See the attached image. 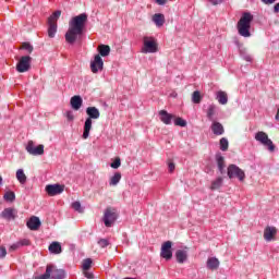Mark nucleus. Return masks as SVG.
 Here are the masks:
<instances>
[{"label": "nucleus", "mask_w": 279, "mask_h": 279, "mask_svg": "<svg viewBox=\"0 0 279 279\" xmlns=\"http://www.w3.org/2000/svg\"><path fill=\"white\" fill-rule=\"evenodd\" d=\"M88 21V15L86 13H81L71 19L69 22V29L65 33V40L69 45H75V41L82 34H84V28L86 27V22Z\"/></svg>", "instance_id": "1"}, {"label": "nucleus", "mask_w": 279, "mask_h": 279, "mask_svg": "<svg viewBox=\"0 0 279 279\" xmlns=\"http://www.w3.org/2000/svg\"><path fill=\"white\" fill-rule=\"evenodd\" d=\"M252 21H254V15L250 12H244L239 20L238 32L243 38H250V36H252V33H250V29H252Z\"/></svg>", "instance_id": "2"}, {"label": "nucleus", "mask_w": 279, "mask_h": 279, "mask_svg": "<svg viewBox=\"0 0 279 279\" xmlns=\"http://www.w3.org/2000/svg\"><path fill=\"white\" fill-rule=\"evenodd\" d=\"M86 114L88 118L85 120L84 123V131H83V138H88L90 136V130H93V119H99L101 117V113L99 112V109L97 107H88L86 109Z\"/></svg>", "instance_id": "3"}, {"label": "nucleus", "mask_w": 279, "mask_h": 279, "mask_svg": "<svg viewBox=\"0 0 279 279\" xmlns=\"http://www.w3.org/2000/svg\"><path fill=\"white\" fill-rule=\"evenodd\" d=\"M62 11H54L48 17V36L49 38H54L58 32V19H60Z\"/></svg>", "instance_id": "4"}, {"label": "nucleus", "mask_w": 279, "mask_h": 279, "mask_svg": "<svg viewBox=\"0 0 279 279\" xmlns=\"http://www.w3.org/2000/svg\"><path fill=\"white\" fill-rule=\"evenodd\" d=\"M255 141H257V143H260V145H263L264 147H266L268 149V151H276V145L274 144V142L269 138V135H267V133L263 132V131H258L255 134Z\"/></svg>", "instance_id": "5"}, {"label": "nucleus", "mask_w": 279, "mask_h": 279, "mask_svg": "<svg viewBox=\"0 0 279 279\" xmlns=\"http://www.w3.org/2000/svg\"><path fill=\"white\" fill-rule=\"evenodd\" d=\"M157 51H158V43H156V38L150 36H144L142 53H156Z\"/></svg>", "instance_id": "6"}, {"label": "nucleus", "mask_w": 279, "mask_h": 279, "mask_svg": "<svg viewBox=\"0 0 279 279\" xmlns=\"http://www.w3.org/2000/svg\"><path fill=\"white\" fill-rule=\"evenodd\" d=\"M228 178L232 180L233 178H238L240 182L245 181V171H243L239 166L236 165H229L227 169Z\"/></svg>", "instance_id": "7"}, {"label": "nucleus", "mask_w": 279, "mask_h": 279, "mask_svg": "<svg viewBox=\"0 0 279 279\" xmlns=\"http://www.w3.org/2000/svg\"><path fill=\"white\" fill-rule=\"evenodd\" d=\"M117 209L109 207L105 210L102 221L106 228H112L114 226V221H117Z\"/></svg>", "instance_id": "8"}, {"label": "nucleus", "mask_w": 279, "mask_h": 279, "mask_svg": "<svg viewBox=\"0 0 279 279\" xmlns=\"http://www.w3.org/2000/svg\"><path fill=\"white\" fill-rule=\"evenodd\" d=\"M29 69H32V57L29 56L21 57L16 64L17 73H27Z\"/></svg>", "instance_id": "9"}, {"label": "nucleus", "mask_w": 279, "mask_h": 279, "mask_svg": "<svg viewBox=\"0 0 279 279\" xmlns=\"http://www.w3.org/2000/svg\"><path fill=\"white\" fill-rule=\"evenodd\" d=\"M26 151L31 154V156H43V154H45V145L39 144L36 146L34 141H28Z\"/></svg>", "instance_id": "10"}, {"label": "nucleus", "mask_w": 279, "mask_h": 279, "mask_svg": "<svg viewBox=\"0 0 279 279\" xmlns=\"http://www.w3.org/2000/svg\"><path fill=\"white\" fill-rule=\"evenodd\" d=\"M172 245L173 243H171V241L162 243L160 252L161 258H165L166 260H171V258H173V251L171 250Z\"/></svg>", "instance_id": "11"}, {"label": "nucleus", "mask_w": 279, "mask_h": 279, "mask_svg": "<svg viewBox=\"0 0 279 279\" xmlns=\"http://www.w3.org/2000/svg\"><path fill=\"white\" fill-rule=\"evenodd\" d=\"M90 71L92 73H99V71H104V59L101 56L96 54L94 60L90 62Z\"/></svg>", "instance_id": "12"}, {"label": "nucleus", "mask_w": 279, "mask_h": 279, "mask_svg": "<svg viewBox=\"0 0 279 279\" xmlns=\"http://www.w3.org/2000/svg\"><path fill=\"white\" fill-rule=\"evenodd\" d=\"M46 193L50 197H56V195H60L61 193H64V185L61 184H50L46 186Z\"/></svg>", "instance_id": "13"}, {"label": "nucleus", "mask_w": 279, "mask_h": 279, "mask_svg": "<svg viewBox=\"0 0 279 279\" xmlns=\"http://www.w3.org/2000/svg\"><path fill=\"white\" fill-rule=\"evenodd\" d=\"M46 269L49 270V279H64V270L58 269V267L49 264Z\"/></svg>", "instance_id": "14"}, {"label": "nucleus", "mask_w": 279, "mask_h": 279, "mask_svg": "<svg viewBox=\"0 0 279 279\" xmlns=\"http://www.w3.org/2000/svg\"><path fill=\"white\" fill-rule=\"evenodd\" d=\"M219 110V107L215 104H210L206 109V117L208 121H216L217 112Z\"/></svg>", "instance_id": "15"}, {"label": "nucleus", "mask_w": 279, "mask_h": 279, "mask_svg": "<svg viewBox=\"0 0 279 279\" xmlns=\"http://www.w3.org/2000/svg\"><path fill=\"white\" fill-rule=\"evenodd\" d=\"M210 130L213 134H215V136H221L223 135V132H226V130L223 129V124L217 122V120L211 121Z\"/></svg>", "instance_id": "16"}, {"label": "nucleus", "mask_w": 279, "mask_h": 279, "mask_svg": "<svg viewBox=\"0 0 279 279\" xmlns=\"http://www.w3.org/2000/svg\"><path fill=\"white\" fill-rule=\"evenodd\" d=\"M160 121L165 123V125H171V121L175 119L174 114L167 112V110L159 111Z\"/></svg>", "instance_id": "17"}, {"label": "nucleus", "mask_w": 279, "mask_h": 279, "mask_svg": "<svg viewBox=\"0 0 279 279\" xmlns=\"http://www.w3.org/2000/svg\"><path fill=\"white\" fill-rule=\"evenodd\" d=\"M276 234H278V229H276V227H266L264 230L265 241H274Z\"/></svg>", "instance_id": "18"}, {"label": "nucleus", "mask_w": 279, "mask_h": 279, "mask_svg": "<svg viewBox=\"0 0 279 279\" xmlns=\"http://www.w3.org/2000/svg\"><path fill=\"white\" fill-rule=\"evenodd\" d=\"M26 226L29 230H38V228H40V218L32 216L29 220L26 222Z\"/></svg>", "instance_id": "19"}, {"label": "nucleus", "mask_w": 279, "mask_h": 279, "mask_svg": "<svg viewBox=\"0 0 279 279\" xmlns=\"http://www.w3.org/2000/svg\"><path fill=\"white\" fill-rule=\"evenodd\" d=\"M216 162L218 171L221 173V175H223V173H226V159L223 158V156H221V154L216 155Z\"/></svg>", "instance_id": "20"}, {"label": "nucleus", "mask_w": 279, "mask_h": 279, "mask_svg": "<svg viewBox=\"0 0 279 279\" xmlns=\"http://www.w3.org/2000/svg\"><path fill=\"white\" fill-rule=\"evenodd\" d=\"M175 258H177V262L180 263L181 265L183 263H186V260L189 258V251H186V250H178L175 252Z\"/></svg>", "instance_id": "21"}, {"label": "nucleus", "mask_w": 279, "mask_h": 279, "mask_svg": "<svg viewBox=\"0 0 279 279\" xmlns=\"http://www.w3.org/2000/svg\"><path fill=\"white\" fill-rule=\"evenodd\" d=\"M16 215L17 211L14 208H5L2 213H1V217H3V219H16Z\"/></svg>", "instance_id": "22"}, {"label": "nucleus", "mask_w": 279, "mask_h": 279, "mask_svg": "<svg viewBox=\"0 0 279 279\" xmlns=\"http://www.w3.org/2000/svg\"><path fill=\"white\" fill-rule=\"evenodd\" d=\"M220 262L217 257H209L207 259V269H210L211 271H215L219 269Z\"/></svg>", "instance_id": "23"}, {"label": "nucleus", "mask_w": 279, "mask_h": 279, "mask_svg": "<svg viewBox=\"0 0 279 279\" xmlns=\"http://www.w3.org/2000/svg\"><path fill=\"white\" fill-rule=\"evenodd\" d=\"M70 104L73 110H80V108H82V104H84V100H82V96H73Z\"/></svg>", "instance_id": "24"}, {"label": "nucleus", "mask_w": 279, "mask_h": 279, "mask_svg": "<svg viewBox=\"0 0 279 279\" xmlns=\"http://www.w3.org/2000/svg\"><path fill=\"white\" fill-rule=\"evenodd\" d=\"M216 99L218 104H220L221 106H226V104H228V94L223 90H219L216 94Z\"/></svg>", "instance_id": "25"}, {"label": "nucleus", "mask_w": 279, "mask_h": 279, "mask_svg": "<svg viewBox=\"0 0 279 279\" xmlns=\"http://www.w3.org/2000/svg\"><path fill=\"white\" fill-rule=\"evenodd\" d=\"M153 22L157 27H162L165 25V15L162 13H156L153 15Z\"/></svg>", "instance_id": "26"}, {"label": "nucleus", "mask_w": 279, "mask_h": 279, "mask_svg": "<svg viewBox=\"0 0 279 279\" xmlns=\"http://www.w3.org/2000/svg\"><path fill=\"white\" fill-rule=\"evenodd\" d=\"M48 250L50 254H62V245L59 242H52Z\"/></svg>", "instance_id": "27"}, {"label": "nucleus", "mask_w": 279, "mask_h": 279, "mask_svg": "<svg viewBox=\"0 0 279 279\" xmlns=\"http://www.w3.org/2000/svg\"><path fill=\"white\" fill-rule=\"evenodd\" d=\"M223 186V179L218 177L216 180L211 181L210 191H219Z\"/></svg>", "instance_id": "28"}, {"label": "nucleus", "mask_w": 279, "mask_h": 279, "mask_svg": "<svg viewBox=\"0 0 279 279\" xmlns=\"http://www.w3.org/2000/svg\"><path fill=\"white\" fill-rule=\"evenodd\" d=\"M121 182V172H116L109 180L110 186H117Z\"/></svg>", "instance_id": "29"}, {"label": "nucleus", "mask_w": 279, "mask_h": 279, "mask_svg": "<svg viewBox=\"0 0 279 279\" xmlns=\"http://www.w3.org/2000/svg\"><path fill=\"white\" fill-rule=\"evenodd\" d=\"M98 51L102 58H106L107 56H110V46L108 45H100L98 47Z\"/></svg>", "instance_id": "30"}, {"label": "nucleus", "mask_w": 279, "mask_h": 279, "mask_svg": "<svg viewBox=\"0 0 279 279\" xmlns=\"http://www.w3.org/2000/svg\"><path fill=\"white\" fill-rule=\"evenodd\" d=\"M16 179L20 182V184H25V182H27V175H25L23 169H19L16 171Z\"/></svg>", "instance_id": "31"}, {"label": "nucleus", "mask_w": 279, "mask_h": 279, "mask_svg": "<svg viewBox=\"0 0 279 279\" xmlns=\"http://www.w3.org/2000/svg\"><path fill=\"white\" fill-rule=\"evenodd\" d=\"M3 199L4 202H14V199H16V194L12 191H8L4 193Z\"/></svg>", "instance_id": "32"}, {"label": "nucleus", "mask_w": 279, "mask_h": 279, "mask_svg": "<svg viewBox=\"0 0 279 279\" xmlns=\"http://www.w3.org/2000/svg\"><path fill=\"white\" fill-rule=\"evenodd\" d=\"M192 101L193 104H202V94L199 93V90H195L192 94Z\"/></svg>", "instance_id": "33"}, {"label": "nucleus", "mask_w": 279, "mask_h": 279, "mask_svg": "<svg viewBox=\"0 0 279 279\" xmlns=\"http://www.w3.org/2000/svg\"><path fill=\"white\" fill-rule=\"evenodd\" d=\"M90 267H93V259H90V258L84 259L83 265H82L83 271H88V269H90Z\"/></svg>", "instance_id": "34"}, {"label": "nucleus", "mask_w": 279, "mask_h": 279, "mask_svg": "<svg viewBox=\"0 0 279 279\" xmlns=\"http://www.w3.org/2000/svg\"><path fill=\"white\" fill-rule=\"evenodd\" d=\"M228 147H229L228 138L222 137L220 140V149H221V151H228Z\"/></svg>", "instance_id": "35"}, {"label": "nucleus", "mask_w": 279, "mask_h": 279, "mask_svg": "<svg viewBox=\"0 0 279 279\" xmlns=\"http://www.w3.org/2000/svg\"><path fill=\"white\" fill-rule=\"evenodd\" d=\"M174 125H179L180 128H186V122L182 118H174Z\"/></svg>", "instance_id": "36"}, {"label": "nucleus", "mask_w": 279, "mask_h": 279, "mask_svg": "<svg viewBox=\"0 0 279 279\" xmlns=\"http://www.w3.org/2000/svg\"><path fill=\"white\" fill-rule=\"evenodd\" d=\"M22 49H24L25 51L32 53V51H34V46L31 45L29 43H24L22 45Z\"/></svg>", "instance_id": "37"}, {"label": "nucleus", "mask_w": 279, "mask_h": 279, "mask_svg": "<svg viewBox=\"0 0 279 279\" xmlns=\"http://www.w3.org/2000/svg\"><path fill=\"white\" fill-rule=\"evenodd\" d=\"M110 167L112 169H119L121 167V158L117 157L113 162H111Z\"/></svg>", "instance_id": "38"}, {"label": "nucleus", "mask_w": 279, "mask_h": 279, "mask_svg": "<svg viewBox=\"0 0 279 279\" xmlns=\"http://www.w3.org/2000/svg\"><path fill=\"white\" fill-rule=\"evenodd\" d=\"M72 208L75 209L77 213H82V204L80 202L72 203Z\"/></svg>", "instance_id": "39"}, {"label": "nucleus", "mask_w": 279, "mask_h": 279, "mask_svg": "<svg viewBox=\"0 0 279 279\" xmlns=\"http://www.w3.org/2000/svg\"><path fill=\"white\" fill-rule=\"evenodd\" d=\"M98 245H100L101 247H108L110 245V242L106 239H100L98 241Z\"/></svg>", "instance_id": "40"}, {"label": "nucleus", "mask_w": 279, "mask_h": 279, "mask_svg": "<svg viewBox=\"0 0 279 279\" xmlns=\"http://www.w3.org/2000/svg\"><path fill=\"white\" fill-rule=\"evenodd\" d=\"M49 271H50V269L46 268V272L44 275H39V276L35 277V279H49Z\"/></svg>", "instance_id": "41"}, {"label": "nucleus", "mask_w": 279, "mask_h": 279, "mask_svg": "<svg viewBox=\"0 0 279 279\" xmlns=\"http://www.w3.org/2000/svg\"><path fill=\"white\" fill-rule=\"evenodd\" d=\"M8 255V251L5 250L4 246L0 247V258H5V256Z\"/></svg>", "instance_id": "42"}, {"label": "nucleus", "mask_w": 279, "mask_h": 279, "mask_svg": "<svg viewBox=\"0 0 279 279\" xmlns=\"http://www.w3.org/2000/svg\"><path fill=\"white\" fill-rule=\"evenodd\" d=\"M65 117H66L68 121H73V119H75L73 111H66Z\"/></svg>", "instance_id": "43"}, {"label": "nucleus", "mask_w": 279, "mask_h": 279, "mask_svg": "<svg viewBox=\"0 0 279 279\" xmlns=\"http://www.w3.org/2000/svg\"><path fill=\"white\" fill-rule=\"evenodd\" d=\"M168 169L170 173H173V171H175V163H173V161H169Z\"/></svg>", "instance_id": "44"}, {"label": "nucleus", "mask_w": 279, "mask_h": 279, "mask_svg": "<svg viewBox=\"0 0 279 279\" xmlns=\"http://www.w3.org/2000/svg\"><path fill=\"white\" fill-rule=\"evenodd\" d=\"M17 243L20 244V247L27 246V245H29V240L24 239V240H21Z\"/></svg>", "instance_id": "45"}, {"label": "nucleus", "mask_w": 279, "mask_h": 279, "mask_svg": "<svg viewBox=\"0 0 279 279\" xmlns=\"http://www.w3.org/2000/svg\"><path fill=\"white\" fill-rule=\"evenodd\" d=\"M19 247H21V245L17 243H14L10 246L9 252H15V250H19Z\"/></svg>", "instance_id": "46"}, {"label": "nucleus", "mask_w": 279, "mask_h": 279, "mask_svg": "<svg viewBox=\"0 0 279 279\" xmlns=\"http://www.w3.org/2000/svg\"><path fill=\"white\" fill-rule=\"evenodd\" d=\"M83 271H84L85 278H87V279H93L94 278L93 272H89L88 270H83Z\"/></svg>", "instance_id": "47"}, {"label": "nucleus", "mask_w": 279, "mask_h": 279, "mask_svg": "<svg viewBox=\"0 0 279 279\" xmlns=\"http://www.w3.org/2000/svg\"><path fill=\"white\" fill-rule=\"evenodd\" d=\"M209 1V3H211L213 5H219V3H221L222 0H207Z\"/></svg>", "instance_id": "48"}, {"label": "nucleus", "mask_w": 279, "mask_h": 279, "mask_svg": "<svg viewBox=\"0 0 279 279\" xmlns=\"http://www.w3.org/2000/svg\"><path fill=\"white\" fill-rule=\"evenodd\" d=\"M266 5H271V3H276V0H262Z\"/></svg>", "instance_id": "49"}, {"label": "nucleus", "mask_w": 279, "mask_h": 279, "mask_svg": "<svg viewBox=\"0 0 279 279\" xmlns=\"http://www.w3.org/2000/svg\"><path fill=\"white\" fill-rule=\"evenodd\" d=\"M243 59H244L246 62H252V56H250V54H245V56L243 57Z\"/></svg>", "instance_id": "50"}, {"label": "nucleus", "mask_w": 279, "mask_h": 279, "mask_svg": "<svg viewBox=\"0 0 279 279\" xmlns=\"http://www.w3.org/2000/svg\"><path fill=\"white\" fill-rule=\"evenodd\" d=\"M158 5H165L167 3V0H155Z\"/></svg>", "instance_id": "51"}, {"label": "nucleus", "mask_w": 279, "mask_h": 279, "mask_svg": "<svg viewBox=\"0 0 279 279\" xmlns=\"http://www.w3.org/2000/svg\"><path fill=\"white\" fill-rule=\"evenodd\" d=\"M274 12H275V14H278V12H279V2L277 4H275Z\"/></svg>", "instance_id": "52"}, {"label": "nucleus", "mask_w": 279, "mask_h": 279, "mask_svg": "<svg viewBox=\"0 0 279 279\" xmlns=\"http://www.w3.org/2000/svg\"><path fill=\"white\" fill-rule=\"evenodd\" d=\"M275 119L276 121H279V113L276 114Z\"/></svg>", "instance_id": "53"}, {"label": "nucleus", "mask_w": 279, "mask_h": 279, "mask_svg": "<svg viewBox=\"0 0 279 279\" xmlns=\"http://www.w3.org/2000/svg\"><path fill=\"white\" fill-rule=\"evenodd\" d=\"M1 184H3V178L2 177H0V186H1Z\"/></svg>", "instance_id": "54"}, {"label": "nucleus", "mask_w": 279, "mask_h": 279, "mask_svg": "<svg viewBox=\"0 0 279 279\" xmlns=\"http://www.w3.org/2000/svg\"><path fill=\"white\" fill-rule=\"evenodd\" d=\"M277 114H279V108H278V110H277Z\"/></svg>", "instance_id": "55"}]
</instances>
